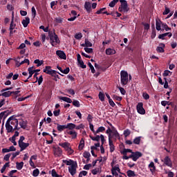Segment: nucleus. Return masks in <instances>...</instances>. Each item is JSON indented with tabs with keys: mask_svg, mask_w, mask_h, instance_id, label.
Returning <instances> with one entry per match:
<instances>
[{
	"mask_svg": "<svg viewBox=\"0 0 177 177\" xmlns=\"http://www.w3.org/2000/svg\"><path fill=\"white\" fill-rule=\"evenodd\" d=\"M84 146H85V140H84V138H82L79 145V150H82Z\"/></svg>",
	"mask_w": 177,
	"mask_h": 177,
	"instance_id": "c756f323",
	"label": "nucleus"
},
{
	"mask_svg": "<svg viewBox=\"0 0 177 177\" xmlns=\"http://www.w3.org/2000/svg\"><path fill=\"white\" fill-rule=\"evenodd\" d=\"M63 162H64V164H66V165H71V167L73 164L76 163L77 162H74V160H64Z\"/></svg>",
	"mask_w": 177,
	"mask_h": 177,
	"instance_id": "7c9ffc66",
	"label": "nucleus"
},
{
	"mask_svg": "<svg viewBox=\"0 0 177 177\" xmlns=\"http://www.w3.org/2000/svg\"><path fill=\"white\" fill-rule=\"evenodd\" d=\"M82 46L84 48H91L92 47V43H91L88 39H85V44H82Z\"/></svg>",
	"mask_w": 177,
	"mask_h": 177,
	"instance_id": "4be33fe9",
	"label": "nucleus"
},
{
	"mask_svg": "<svg viewBox=\"0 0 177 177\" xmlns=\"http://www.w3.org/2000/svg\"><path fill=\"white\" fill-rule=\"evenodd\" d=\"M34 63L37 64V67H39L40 66H42L44 64V61L43 60H39V59H35L34 61Z\"/></svg>",
	"mask_w": 177,
	"mask_h": 177,
	"instance_id": "473e14b6",
	"label": "nucleus"
},
{
	"mask_svg": "<svg viewBox=\"0 0 177 177\" xmlns=\"http://www.w3.org/2000/svg\"><path fill=\"white\" fill-rule=\"evenodd\" d=\"M66 91L70 95H75V92L74 91V89L70 88V89L66 90Z\"/></svg>",
	"mask_w": 177,
	"mask_h": 177,
	"instance_id": "0e129e2a",
	"label": "nucleus"
},
{
	"mask_svg": "<svg viewBox=\"0 0 177 177\" xmlns=\"http://www.w3.org/2000/svg\"><path fill=\"white\" fill-rule=\"evenodd\" d=\"M10 120H12V118H9L6 122V129L8 133H12L16 131L15 128L13 129V126L10 125Z\"/></svg>",
	"mask_w": 177,
	"mask_h": 177,
	"instance_id": "20e7f679",
	"label": "nucleus"
},
{
	"mask_svg": "<svg viewBox=\"0 0 177 177\" xmlns=\"http://www.w3.org/2000/svg\"><path fill=\"white\" fill-rule=\"evenodd\" d=\"M77 162L75 163H73L71 167H68V172L72 176H74L77 174Z\"/></svg>",
	"mask_w": 177,
	"mask_h": 177,
	"instance_id": "0eeeda50",
	"label": "nucleus"
},
{
	"mask_svg": "<svg viewBox=\"0 0 177 177\" xmlns=\"http://www.w3.org/2000/svg\"><path fill=\"white\" fill-rule=\"evenodd\" d=\"M39 175V169H35L33 172H32V176H38Z\"/></svg>",
	"mask_w": 177,
	"mask_h": 177,
	"instance_id": "6e6d98bb",
	"label": "nucleus"
},
{
	"mask_svg": "<svg viewBox=\"0 0 177 177\" xmlns=\"http://www.w3.org/2000/svg\"><path fill=\"white\" fill-rule=\"evenodd\" d=\"M105 9H106V8H102L100 10H97L96 12V15H100V13H102V15H106L107 16H110V15H111L112 16H114L113 12L109 13V12H108L106 11H104Z\"/></svg>",
	"mask_w": 177,
	"mask_h": 177,
	"instance_id": "f8f14e48",
	"label": "nucleus"
},
{
	"mask_svg": "<svg viewBox=\"0 0 177 177\" xmlns=\"http://www.w3.org/2000/svg\"><path fill=\"white\" fill-rule=\"evenodd\" d=\"M120 0H113L111 2L109 3V6L110 8H114L115 6V4L118 3Z\"/></svg>",
	"mask_w": 177,
	"mask_h": 177,
	"instance_id": "f704fd0d",
	"label": "nucleus"
},
{
	"mask_svg": "<svg viewBox=\"0 0 177 177\" xmlns=\"http://www.w3.org/2000/svg\"><path fill=\"white\" fill-rule=\"evenodd\" d=\"M93 175H97V174H100L102 172V170L99 168L95 169L92 170Z\"/></svg>",
	"mask_w": 177,
	"mask_h": 177,
	"instance_id": "4c0bfd02",
	"label": "nucleus"
},
{
	"mask_svg": "<svg viewBox=\"0 0 177 177\" xmlns=\"http://www.w3.org/2000/svg\"><path fill=\"white\" fill-rule=\"evenodd\" d=\"M149 168L151 174H154V172H156V166L154 165L153 162H150V164L149 165Z\"/></svg>",
	"mask_w": 177,
	"mask_h": 177,
	"instance_id": "5701e85b",
	"label": "nucleus"
},
{
	"mask_svg": "<svg viewBox=\"0 0 177 177\" xmlns=\"http://www.w3.org/2000/svg\"><path fill=\"white\" fill-rule=\"evenodd\" d=\"M16 165H17V169H19V171H20V169H23V167L24 165V162H17Z\"/></svg>",
	"mask_w": 177,
	"mask_h": 177,
	"instance_id": "c85d7f7f",
	"label": "nucleus"
},
{
	"mask_svg": "<svg viewBox=\"0 0 177 177\" xmlns=\"http://www.w3.org/2000/svg\"><path fill=\"white\" fill-rule=\"evenodd\" d=\"M59 100H63L64 102H66V103H73V100L71 98L67 97H59Z\"/></svg>",
	"mask_w": 177,
	"mask_h": 177,
	"instance_id": "b1692460",
	"label": "nucleus"
},
{
	"mask_svg": "<svg viewBox=\"0 0 177 177\" xmlns=\"http://www.w3.org/2000/svg\"><path fill=\"white\" fill-rule=\"evenodd\" d=\"M123 135L124 136L125 138H127V136H129V135H131V130L129 129L124 130Z\"/></svg>",
	"mask_w": 177,
	"mask_h": 177,
	"instance_id": "c03bdc74",
	"label": "nucleus"
},
{
	"mask_svg": "<svg viewBox=\"0 0 177 177\" xmlns=\"http://www.w3.org/2000/svg\"><path fill=\"white\" fill-rule=\"evenodd\" d=\"M50 39L51 41L52 46H56L57 44H60V40L59 39V37L56 33H53V35H50Z\"/></svg>",
	"mask_w": 177,
	"mask_h": 177,
	"instance_id": "7ed1b4c3",
	"label": "nucleus"
},
{
	"mask_svg": "<svg viewBox=\"0 0 177 177\" xmlns=\"http://www.w3.org/2000/svg\"><path fill=\"white\" fill-rule=\"evenodd\" d=\"M56 55H58L60 59H63L64 60H66L67 57H66V53H64L62 50H57Z\"/></svg>",
	"mask_w": 177,
	"mask_h": 177,
	"instance_id": "4468645a",
	"label": "nucleus"
},
{
	"mask_svg": "<svg viewBox=\"0 0 177 177\" xmlns=\"http://www.w3.org/2000/svg\"><path fill=\"white\" fill-rule=\"evenodd\" d=\"M73 104L75 106V107H80V106H81L80 101L75 100L73 101Z\"/></svg>",
	"mask_w": 177,
	"mask_h": 177,
	"instance_id": "603ef678",
	"label": "nucleus"
},
{
	"mask_svg": "<svg viewBox=\"0 0 177 177\" xmlns=\"http://www.w3.org/2000/svg\"><path fill=\"white\" fill-rule=\"evenodd\" d=\"M18 124L20 126L19 128H22V129H26L27 128V120L21 119L20 121L18 122Z\"/></svg>",
	"mask_w": 177,
	"mask_h": 177,
	"instance_id": "ddd939ff",
	"label": "nucleus"
},
{
	"mask_svg": "<svg viewBox=\"0 0 177 177\" xmlns=\"http://www.w3.org/2000/svg\"><path fill=\"white\" fill-rule=\"evenodd\" d=\"M12 95V91H3V93H1V95L3 96L4 97H9Z\"/></svg>",
	"mask_w": 177,
	"mask_h": 177,
	"instance_id": "72a5a7b5",
	"label": "nucleus"
},
{
	"mask_svg": "<svg viewBox=\"0 0 177 177\" xmlns=\"http://www.w3.org/2000/svg\"><path fill=\"white\" fill-rule=\"evenodd\" d=\"M11 118L10 124L12 127H14V129L16 131H19L20 127H19V120L16 118H13V116L10 117Z\"/></svg>",
	"mask_w": 177,
	"mask_h": 177,
	"instance_id": "39448f33",
	"label": "nucleus"
},
{
	"mask_svg": "<svg viewBox=\"0 0 177 177\" xmlns=\"http://www.w3.org/2000/svg\"><path fill=\"white\" fill-rule=\"evenodd\" d=\"M127 176L129 177L136 176V174H135V171L132 170L127 171Z\"/></svg>",
	"mask_w": 177,
	"mask_h": 177,
	"instance_id": "58836bf2",
	"label": "nucleus"
},
{
	"mask_svg": "<svg viewBox=\"0 0 177 177\" xmlns=\"http://www.w3.org/2000/svg\"><path fill=\"white\" fill-rule=\"evenodd\" d=\"M84 8L86 10V12H88V13H91L92 9L91 8V3L86 1L85 4H84Z\"/></svg>",
	"mask_w": 177,
	"mask_h": 177,
	"instance_id": "412c9836",
	"label": "nucleus"
},
{
	"mask_svg": "<svg viewBox=\"0 0 177 177\" xmlns=\"http://www.w3.org/2000/svg\"><path fill=\"white\" fill-rule=\"evenodd\" d=\"M57 129L59 131V132H62V131H64V129H67V127L66 125H60L59 124H57Z\"/></svg>",
	"mask_w": 177,
	"mask_h": 177,
	"instance_id": "393cba45",
	"label": "nucleus"
},
{
	"mask_svg": "<svg viewBox=\"0 0 177 177\" xmlns=\"http://www.w3.org/2000/svg\"><path fill=\"white\" fill-rule=\"evenodd\" d=\"M37 81H38V85H41V84H42V82L44 81V77H42V75L39 76Z\"/></svg>",
	"mask_w": 177,
	"mask_h": 177,
	"instance_id": "680f3d73",
	"label": "nucleus"
},
{
	"mask_svg": "<svg viewBox=\"0 0 177 177\" xmlns=\"http://www.w3.org/2000/svg\"><path fill=\"white\" fill-rule=\"evenodd\" d=\"M66 129H75V124L73 123H68L67 125H66Z\"/></svg>",
	"mask_w": 177,
	"mask_h": 177,
	"instance_id": "2f4dec72",
	"label": "nucleus"
},
{
	"mask_svg": "<svg viewBox=\"0 0 177 177\" xmlns=\"http://www.w3.org/2000/svg\"><path fill=\"white\" fill-rule=\"evenodd\" d=\"M120 6L118 8L119 12L123 13H128L129 8L128 7V2L127 0H120Z\"/></svg>",
	"mask_w": 177,
	"mask_h": 177,
	"instance_id": "f257e3e1",
	"label": "nucleus"
},
{
	"mask_svg": "<svg viewBox=\"0 0 177 177\" xmlns=\"http://www.w3.org/2000/svg\"><path fill=\"white\" fill-rule=\"evenodd\" d=\"M136 109L139 114H146V111L143 108V102H139L136 106Z\"/></svg>",
	"mask_w": 177,
	"mask_h": 177,
	"instance_id": "6e6552de",
	"label": "nucleus"
},
{
	"mask_svg": "<svg viewBox=\"0 0 177 177\" xmlns=\"http://www.w3.org/2000/svg\"><path fill=\"white\" fill-rule=\"evenodd\" d=\"M162 161H163L164 164L166 165L167 167H170V168H172V160H171L169 156H166L164 160Z\"/></svg>",
	"mask_w": 177,
	"mask_h": 177,
	"instance_id": "9b49d317",
	"label": "nucleus"
},
{
	"mask_svg": "<svg viewBox=\"0 0 177 177\" xmlns=\"http://www.w3.org/2000/svg\"><path fill=\"white\" fill-rule=\"evenodd\" d=\"M14 19L13 17L12 18L11 23L10 25V35H12L13 34V30H15V28L16 27V24H13Z\"/></svg>",
	"mask_w": 177,
	"mask_h": 177,
	"instance_id": "6ab92c4d",
	"label": "nucleus"
},
{
	"mask_svg": "<svg viewBox=\"0 0 177 177\" xmlns=\"http://www.w3.org/2000/svg\"><path fill=\"white\" fill-rule=\"evenodd\" d=\"M113 99H114L115 100H118V102H121L122 100V97H120V96L115 95H114L113 96Z\"/></svg>",
	"mask_w": 177,
	"mask_h": 177,
	"instance_id": "864d4df0",
	"label": "nucleus"
},
{
	"mask_svg": "<svg viewBox=\"0 0 177 177\" xmlns=\"http://www.w3.org/2000/svg\"><path fill=\"white\" fill-rule=\"evenodd\" d=\"M162 27L165 30V31H169V30H171V28L168 27V25H167V24H162Z\"/></svg>",
	"mask_w": 177,
	"mask_h": 177,
	"instance_id": "3c124183",
	"label": "nucleus"
},
{
	"mask_svg": "<svg viewBox=\"0 0 177 177\" xmlns=\"http://www.w3.org/2000/svg\"><path fill=\"white\" fill-rule=\"evenodd\" d=\"M169 74H171V71L166 70L164 71L162 75H163V77H168V75H169Z\"/></svg>",
	"mask_w": 177,
	"mask_h": 177,
	"instance_id": "e2e57ef3",
	"label": "nucleus"
},
{
	"mask_svg": "<svg viewBox=\"0 0 177 177\" xmlns=\"http://www.w3.org/2000/svg\"><path fill=\"white\" fill-rule=\"evenodd\" d=\"M34 68V66L30 67L28 69V71L29 73L28 78H31L32 77V75L35 73V71L32 70Z\"/></svg>",
	"mask_w": 177,
	"mask_h": 177,
	"instance_id": "bb28decb",
	"label": "nucleus"
},
{
	"mask_svg": "<svg viewBox=\"0 0 177 177\" xmlns=\"http://www.w3.org/2000/svg\"><path fill=\"white\" fill-rule=\"evenodd\" d=\"M10 165H9V162H6L3 166V167L1 168V174H3L5 172V170L6 169V168L9 167Z\"/></svg>",
	"mask_w": 177,
	"mask_h": 177,
	"instance_id": "e433bc0d",
	"label": "nucleus"
},
{
	"mask_svg": "<svg viewBox=\"0 0 177 177\" xmlns=\"http://www.w3.org/2000/svg\"><path fill=\"white\" fill-rule=\"evenodd\" d=\"M84 50L85 52H86V53H93V48H84Z\"/></svg>",
	"mask_w": 177,
	"mask_h": 177,
	"instance_id": "4d7b16f0",
	"label": "nucleus"
},
{
	"mask_svg": "<svg viewBox=\"0 0 177 177\" xmlns=\"http://www.w3.org/2000/svg\"><path fill=\"white\" fill-rule=\"evenodd\" d=\"M56 23H58L59 24L63 23V19L61 17H57L55 19Z\"/></svg>",
	"mask_w": 177,
	"mask_h": 177,
	"instance_id": "052dcab7",
	"label": "nucleus"
},
{
	"mask_svg": "<svg viewBox=\"0 0 177 177\" xmlns=\"http://www.w3.org/2000/svg\"><path fill=\"white\" fill-rule=\"evenodd\" d=\"M142 137H136L133 141V143H134V145H140V139Z\"/></svg>",
	"mask_w": 177,
	"mask_h": 177,
	"instance_id": "c9c22d12",
	"label": "nucleus"
},
{
	"mask_svg": "<svg viewBox=\"0 0 177 177\" xmlns=\"http://www.w3.org/2000/svg\"><path fill=\"white\" fill-rule=\"evenodd\" d=\"M88 67L91 68V73H92L93 74H95V68L93 67V65H92V64H91V62H88Z\"/></svg>",
	"mask_w": 177,
	"mask_h": 177,
	"instance_id": "a18cd8bd",
	"label": "nucleus"
},
{
	"mask_svg": "<svg viewBox=\"0 0 177 177\" xmlns=\"http://www.w3.org/2000/svg\"><path fill=\"white\" fill-rule=\"evenodd\" d=\"M32 16L33 19H35V16H37V10H35V7H32Z\"/></svg>",
	"mask_w": 177,
	"mask_h": 177,
	"instance_id": "49530a36",
	"label": "nucleus"
},
{
	"mask_svg": "<svg viewBox=\"0 0 177 177\" xmlns=\"http://www.w3.org/2000/svg\"><path fill=\"white\" fill-rule=\"evenodd\" d=\"M62 73L63 74H68V73H70V68L68 67L66 68V69L62 70Z\"/></svg>",
	"mask_w": 177,
	"mask_h": 177,
	"instance_id": "69168bd1",
	"label": "nucleus"
},
{
	"mask_svg": "<svg viewBox=\"0 0 177 177\" xmlns=\"http://www.w3.org/2000/svg\"><path fill=\"white\" fill-rule=\"evenodd\" d=\"M104 131H106V128H104V127H100L95 131V135L96 133H99L100 132H104Z\"/></svg>",
	"mask_w": 177,
	"mask_h": 177,
	"instance_id": "37998d69",
	"label": "nucleus"
},
{
	"mask_svg": "<svg viewBox=\"0 0 177 177\" xmlns=\"http://www.w3.org/2000/svg\"><path fill=\"white\" fill-rule=\"evenodd\" d=\"M142 97L145 100H149V99H150V95H149V94L147 93H142Z\"/></svg>",
	"mask_w": 177,
	"mask_h": 177,
	"instance_id": "8fccbe9b",
	"label": "nucleus"
},
{
	"mask_svg": "<svg viewBox=\"0 0 177 177\" xmlns=\"http://www.w3.org/2000/svg\"><path fill=\"white\" fill-rule=\"evenodd\" d=\"M62 151L60 147H57L54 149V154L55 156H57V157H60L62 156Z\"/></svg>",
	"mask_w": 177,
	"mask_h": 177,
	"instance_id": "a211bd4d",
	"label": "nucleus"
},
{
	"mask_svg": "<svg viewBox=\"0 0 177 177\" xmlns=\"http://www.w3.org/2000/svg\"><path fill=\"white\" fill-rule=\"evenodd\" d=\"M169 12H171V10L168 8V7L165 6V11L163 12V15H168V13H169Z\"/></svg>",
	"mask_w": 177,
	"mask_h": 177,
	"instance_id": "bf43d9fd",
	"label": "nucleus"
},
{
	"mask_svg": "<svg viewBox=\"0 0 177 177\" xmlns=\"http://www.w3.org/2000/svg\"><path fill=\"white\" fill-rule=\"evenodd\" d=\"M22 24L24 26V27H27V26H28V24H30V17H26L25 19L22 20Z\"/></svg>",
	"mask_w": 177,
	"mask_h": 177,
	"instance_id": "aec40b11",
	"label": "nucleus"
},
{
	"mask_svg": "<svg viewBox=\"0 0 177 177\" xmlns=\"http://www.w3.org/2000/svg\"><path fill=\"white\" fill-rule=\"evenodd\" d=\"M163 23L161 22V20L156 19V28L157 31H161V26H162Z\"/></svg>",
	"mask_w": 177,
	"mask_h": 177,
	"instance_id": "dca6fc26",
	"label": "nucleus"
},
{
	"mask_svg": "<svg viewBox=\"0 0 177 177\" xmlns=\"http://www.w3.org/2000/svg\"><path fill=\"white\" fill-rule=\"evenodd\" d=\"M10 153L6 154L3 158L4 161H8L10 158Z\"/></svg>",
	"mask_w": 177,
	"mask_h": 177,
	"instance_id": "774afa93",
	"label": "nucleus"
},
{
	"mask_svg": "<svg viewBox=\"0 0 177 177\" xmlns=\"http://www.w3.org/2000/svg\"><path fill=\"white\" fill-rule=\"evenodd\" d=\"M90 138L91 140H93L94 142H99V140H100V136H97L96 137L90 136Z\"/></svg>",
	"mask_w": 177,
	"mask_h": 177,
	"instance_id": "ea45409f",
	"label": "nucleus"
},
{
	"mask_svg": "<svg viewBox=\"0 0 177 177\" xmlns=\"http://www.w3.org/2000/svg\"><path fill=\"white\" fill-rule=\"evenodd\" d=\"M106 55H115V50L114 49H111V48H107L106 50Z\"/></svg>",
	"mask_w": 177,
	"mask_h": 177,
	"instance_id": "cd10ccee",
	"label": "nucleus"
},
{
	"mask_svg": "<svg viewBox=\"0 0 177 177\" xmlns=\"http://www.w3.org/2000/svg\"><path fill=\"white\" fill-rule=\"evenodd\" d=\"M59 146H61V147H63L65 150H67L68 148L70 147V143L68 142H64V143H59Z\"/></svg>",
	"mask_w": 177,
	"mask_h": 177,
	"instance_id": "a878e982",
	"label": "nucleus"
},
{
	"mask_svg": "<svg viewBox=\"0 0 177 177\" xmlns=\"http://www.w3.org/2000/svg\"><path fill=\"white\" fill-rule=\"evenodd\" d=\"M111 139H113V136H111V134L109 135V147H110V151L111 153H113V151H114V150H115V147H114V144H113V140H111Z\"/></svg>",
	"mask_w": 177,
	"mask_h": 177,
	"instance_id": "1a4fd4ad",
	"label": "nucleus"
},
{
	"mask_svg": "<svg viewBox=\"0 0 177 177\" xmlns=\"http://www.w3.org/2000/svg\"><path fill=\"white\" fill-rule=\"evenodd\" d=\"M78 63H79L80 67H81V68H86V65L84 64V61H82V59L79 61Z\"/></svg>",
	"mask_w": 177,
	"mask_h": 177,
	"instance_id": "09e8293b",
	"label": "nucleus"
},
{
	"mask_svg": "<svg viewBox=\"0 0 177 177\" xmlns=\"http://www.w3.org/2000/svg\"><path fill=\"white\" fill-rule=\"evenodd\" d=\"M43 72L46 73V74H48L49 75H52V77H56V74H57V71L52 70L49 66H46L43 70Z\"/></svg>",
	"mask_w": 177,
	"mask_h": 177,
	"instance_id": "423d86ee",
	"label": "nucleus"
},
{
	"mask_svg": "<svg viewBox=\"0 0 177 177\" xmlns=\"http://www.w3.org/2000/svg\"><path fill=\"white\" fill-rule=\"evenodd\" d=\"M68 133V135H71L73 139H75V138H77V132L74 131H71Z\"/></svg>",
	"mask_w": 177,
	"mask_h": 177,
	"instance_id": "a19ab883",
	"label": "nucleus"
},
{
	"mask_svg": "<svg viewBox=\"0 0 177 177\" xmlns=\"http://www.w3.org/2000/svg\"><path fill=\"white\" fill-rule=\"evenodd\" d=\"M86 175H88V171H82L79 174L78 177L86 176Z\"/></svg>",
	"mask_w": 177,
	"mask_h": 177,
	"instance_id": "de8ad7c7",
	"label": "nucleus"
},
{
	"mask_svg": "<svg viewBox=\"0 0 177 177\" xmlns=\"http://www.w3.org/2000/svg\"><path fill=\"white\" fill-rule=\"evenodd\" d=\"M120 78L122 85H127L128 84V72L122 71L120 72Z\"/></svg>",
	"mask_w": 177,
	"mask_h": 177,
	"instance_id": "f03ea898",
	"label": "nucleus"
},
{
	"mask_svg": "<svg viewBox=\"0 0 177 177\" xmlns=\"http://www.w3.org/2000/svg\"><path fill=\"white\" fill-rule=\"evenodd\" d=\"M143 154L141 152L136 151L133 152V161H138L140 157H142Z\"/></svg>",
	"mask_w": 177,
	"mask_h": 177,
	"instance_id": "9d476101",
	"label": "nucleus"
},
{
	"mask_svg": "<svg viewBox=\"0 0 177 177\" xmlns=\"http://www.w3.org/2000/svg\"><path fill=\"white\" fill-rule=\"evenodd\" d=\"M164 48H165V44H160L159 46H158L156 48V50L157 52H158L159 53H164L165 50H164Z\"/></svg>",
	"mask_w": 177,
	"mask_h": 177,
	"instance_id": "f3484780",
	"label": "nucleus"
},
{
	"mask_svg": "<svg viewBox=\"0 0 177 177\" xmlns=\"http://www.w3.org/2000/svg\"><path fill=\"white\" fill-rule=\"evenodd\" d=\"M98 97L100 100H101V102H104V94L103 93L100 92Z\"/></svg>",
	"mask_w": 177,
	"mask_h": 177,
	"instance_id": "79ce46f5",
	"label": "nucleus"
},
{
	"mask_svg": "<svg viewBox=\"0 0 177 177\" xmlns=\"http://www.w3.org/2000/svg\"><path fill=\"white\" fill-rule=\"evenodd\" d=\"M127 153H133L132 150L130 149H124L123 150V154H127Z\"/></svg>",
	"mask_w": 177,
	"mask_h": 177,
	"instance_id": "338daca9",
	"label": "nucleus"
},
{
	"mask_svg": "<svg viewBox=\"0 0 177 177\" xmlns=\"http://www.w3.org/2000/svg\"><path fill=\"white\" fill-rule=\"evenodd\" d=\"M75 39H81V38H82V33L81 32L76 33L75 35Z\"/></svg>",
	"mask_w": 177,
	"mask_h": 177,
	"instance_id": "5fc2aeb1",
	"label": "nucleus"
},
{
	"mask_svg": "<svg viewBox=\"0 0 177 177\" xmlns=\"http://www.w3.org/2000/svg\"><path fill=\"white\" fill-rule=\"evenodd\" d=\"M18 145L21 149L20 151H23L24 150H26V147H28V146H30V143H26V142H21Z\"/></svg>",
	"mask_w": 177,
	"mask_h": 177,
	"instance_id": "2eb2a0df",
	"label": "nucleus"
},
{
	"mask_svg": "<svg viewBox=\"0 0 177 177\" xmlns=\"http://www.w3.org/2000/svg\"><path fill=\"white\" fill-rule=\"evenodd\" d=\"M83 156L84 157V158H89V157H91V153L88 151H85L83 153Z\"/></svg>",
	"mask_w": 177,
	"mask_h": 177,
	"instance_id": "13d9d810",
	"label": "nucleus"
}]
</instances>
